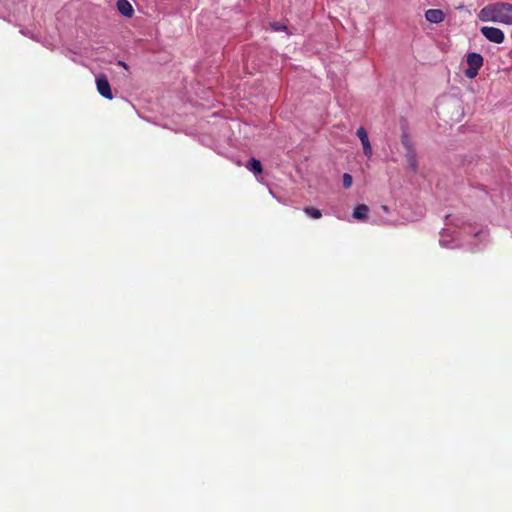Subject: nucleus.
Returning <instances> with one entry per match:
<instances>
[{
	"instance_id": "16",
	"label": "nucleus",
	"mask_w": 512,
	"mask_h": 512,
	"mask_svg": "<svg viewBox=\"0 0 512 512\" xmlns=\"http://www.w3.org/2000/svg\"><path fill=\"white\" fill-rule=\"evenodd\" d=\"M382 209H383V211H386V212L388 211V207L386 205H383Z\"/></svg>"
},
{
	"instance_id": "13",
	"label": "nucleus",
	"mask_w": 512,
	"mask_h": 512,
	"mask_svg": "<svg viewBox=\"0 0 512 512\" xmlns=\"http://www.w3.org/2000/svg\"><path fill=\"white\" fill-rule=\"evenodd\" d=\"M271 27L275 31H284V30L287 29V27L285 25H282V24L277 23V22L272 23Z\"/></svg>"
},
{
	"instance_id": "8",
	"label": "nucleus",
	"mask_w": 512,
	"mask_h": 512,
	"mask_svg": "<svg viewBox=\"0 0 512 512\" xmlns=\"http://www.w3.org/2000/svg\"><path fill=\"white\" fill-rule=\"evenodd\" d=\"M408 166L412 169L413 172H416L418 169L416 152L413 147H408V151L405 155Z\"/></svg>"
},
{
	"instance_id": "11",
	"label": "nucleus",
	"mask_w": 512,
	"mask_h": 512,
	"mask_svg": "<svg viewBox=\"0 0 512 512\" xmlns=\"http://www.w3.org/2000/svg\"><path fill=\"white\" fill-rule=\"evenodd\" d=\"M303 211L307 216L313 219H319L322 217V212L319 209L312 206L304 207Z\"/></svg>"
},
{
	"instance_id": "4",
	"label": "nucleus",
	"mask_w": 512,
	"mask_h": 512,
	"mask_svg": "<svg viewBox=\"0 0 512 512\" xmlns=\"http://www.w3.org/2000/svg\"><path fill=\"white\" fill-rule=\"evenodd\" d=\"M96 86H97V91L99 92V94L102 97H104L108 100L113 99V94H112L110 83L104 74H101L96 77Z\"/></svg>"
},
{
	"instance_id": "12",
	"label": "nucleus",
	"mask_w": 512,
	"mask_h": 512,
	"mask_svg": "<svg viewBox=\"0 0 512 512\" xmlns=\"http://www.w3.org/2000/svg\"><path fill=\"white\" fill-rule=\"evenodd\" d=\"M352 183H353V178L350 174L348 173H345L343 175V186L344 188H350L352 186Z\"/></svg>"
},
{
	"instance_id": "10",
	"label": "nucleus",
	"mask_w": 512,
	"mask_h": 512,
	"mask_svg": "<svg viewBox=\"0 0 512 512\" xmlns=\"http://www.w3.org/2000/svg\"><path fill=\"white\" fill-rule=\"evenodd\" d=\"M246 168L254 174H261L263 171L261 162L255 158H251L247 162Z\"/></svg>"
},
{
	"instance_id": "14",
	"label": "nucleus",
	"mask_w": 512,
	"mask_h": 512,
	"mask_svg": "<svg viewBox=\"0 0 512 512\" xmlns=\"http://www.w3.org/2000/svg\"><path fill=\"white\" fill-rule=\"evenodd\" d=\"M402 144L406 148L407 151H408V147H412L407 135L402 136Z\"/></svg>"
},
{
	"instance_id": "6",
	"label": "nucleus",
	"mask_w": 512,
	"mask_h": 512,
	"mask_svg": "<svg viewBox=\"0 0 512 512\" xmlns=\"http://www.w3.org/2000/svg\"><path fill=\"white\" fill-rule=\"evenodd\" d=\"M425 18L430 23L438 24L444 20L445 14L440 9H429L425 12Z\"/></svg>"
},
{
	"instance_id": "9",
	"label": "nucleus",
	"mask_w": 512,
	"mask_h": 512,
	"mask_svg": "<svg viewBox=\"0 0 512 512\" xmlns=\"http://www.w3.org/2000/svg\"><path fill=\"white\" fill-rule=\"evenodd\" d=\"M369 208L365 204H359L353 211V217L358 220H365L368 216Z\"/></svg>"
},
{
	"instance_id": "1",
	"label": "nucleus",
	"mask_w": 512,
	"mask_h": 512,
	"mask_svg": "<svg viewBox=\"0 0 512 512\" xmlns=\"http://www.w3.org/2000/svg\"><path fill=\"white\" fill-rule=\"evenodd\" d=\"M478 18L483 22H498L512 25V4L496 2L486 5L479 11Z\"/></svg>"
},
{
	"instance_id": "3",
	"label": "nucleus",
	"mask_w": 512,
	"mask_h": 512,
	"mask_svg": "<svg viewBox=\"0 0 512 512\" xmlns=\"http://www.w3.org/2000/svg\"><path fill=\"white\" fill-rule=\"evenodd\" d=\"M480 31L487 40L496 44L503 43L505 39L504 32L496 27L483 26Z\"/></svg>"
},
{
	"instance_id": "2",
	"label": "nucleus",
	"mask_w": 512,
	"mask_h": 512,
	"mask_svg": "<svg viewBox=\"0 0 512 512\" xmlns=\"http://www.w3.org/2000/svg\"><path fill=\"white\" fill-rule=\"evenodd\" d=\"M466 63L468 68L465 70L464 74L467 78L474 79L483 66L484 59L481 54L471 52L466 55Z\"/></svg>"
},
{
	"instance_id": "7",
	"label": "nucleus",
	"mask_w": 512,
	"mask_h": 512,
	"mask_svg": "<svg viewBox=\"0 0 512 512\" xmlns=\"http://www.w3.org/2000/svg\"><path fill=\"white\" fill-rule=\"evenodd\" d=\"M117 9L122 15L126 17H131L134 13L132 5L127 0H118Z\"/></svg>"
},
{
	"instance_id": "5",
	"label": "nucleus",
	"mask_w": 512,
	"mask_h": 512,
	"mask_svg": "<svg viewBox=\"0 0 512 512\" xmlns=\"http://www.w3.org/2000/svg\"><path fill=\"white\" fill-rule=\"evenodd\" d=\"M357 136L361 141V144L363 146V152L367 157H370L372 155V147L369 142L368 133L365 130L364 127H359L357 129Z\"/></svg>"
},
{
	"instance_id": "15",
	"label": "nucleus",
	"mask_w": 512,
	"mask_h": 512,
	"mask_svg": "<svg viewBox=\"0 0 512 512\" xmlns=\"http://www.w3.org/2000/svg\"><path fill=\"white\" fill-rule=\"evenodd\" d=\"M118 64H119L120 66H122L123 68H125V69H127V68H128L127 64H126L125 62H123V61H119V63H118Z\"/></svg>"
}]
</instances>
